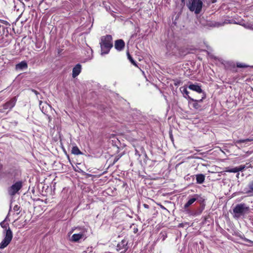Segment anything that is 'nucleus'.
Segmentation results:
<instances>
[{
	"label": "nucleus",
	"mask_w": 253,
	"mask_h": 253,
	"mask_svg": "<svg viewBox=\"0 0 253 253\" xmlns=\"http://www.w3.org/2000/svg\"><path fill=\"white\" fill-rule=\"evenodd\" d=\"M186 6L190 11L199 14L202 11L203 2L201 0H188Z\"/></svg>",
	"instance_id": "2"
},
{
	"label": "nucleus",
	"mask_w": 253,
	"mask_h": 253,
	"mask_svg": "<svg viewBox=\"0 0 253 253\" xmlns=\"http://www.w3.org/2000/svg\"><path fill=\"white\" fill-rule=\"evenodd\" d=\"M196 201L199 202L200 204L205 203V199L198 194H195Z\"/></svg>",
	"instance_id": "19"
},
{
	"label": "nucleus",
	"mask_w": 253,
	"mask_h": 253,
	"mask_svg": "<svg viewBox=\"0 0 253 253\" xmlns=\"http://www.w3.org/2000/svg\"><path fill=\"white\" fill-rule=\"evenodd\" d=\"M17 101L16 97H13L9 101L3 105V108H0V112L3 113L6 110H11L15 105Z\"/></svg>",
	"instance_id": "5"
},
{
	"label": "nucleus",
	"mask_w": 253,
	"mask_h": 253,
	"mask_svg": "<svg viewBox=\"0 0 253 253\" xmlns=\"http://www.w3.org/2000/svg\"><path fill=\"white\" fill-rule=\"evenodd\" d=\"M67 157H68V159L69 161V162L71 163V161H70V157H69V155H67Z\"/></svg>",
	"instance_id": "41"
},
{
	"label": "nucleus",
	"mask_w": 253,
	"mask_h": 253,
	"mask_svg": "<svg viewBox=\"0 0 253 253\" xmlns=\"http://www.w3.org/2000/svg\"><path fill=\"white\" fill-rule=\"evenodd\" d=\"M20 209V207L18 205H15L13 208V210L14 211H18Z\"/></svg>",
	"instance_id": "32"
},
{
	"label": "nucleus",
	"mask_w": 253,
	"mask_h": 253,
	"mask_svg": "<svg viewBox=\"0 0 253 253\" xmlns=\"http://www.w3.org/2000/svg\"><path fill=\"white\" fill-rule=\"evenodd\" d=\"M206 97L205 94L204 95V96L202 97L201 99L199 100H195L190 96H188V98L190 99L191 100H192L193 102V103L192 104L193 107L197 110H200L201 108V106L199 104V103L202 102L203 99L205 98Z\"/></svg>",
	"instance_id": "9"
},
{
	"label": "nucleus",
	"mask_w": 253,
	"mask_h": 253,
	"mask_svg": "<svg viewBox=\"0 0 253 253\" xmlns=\"http://www.w3.org/2000/svg\"><path fill=\"white\" fill-rule=\"evenodd\" d=\"M253 141V137H250L249 138L245 139H240L236 140L235 143L237 144H239L241 143H245L246 144L250 141Z\"/></svg>",
	"instance_id": "16"
},
{
	"label": "nucleus",
	"mask_w": 253,
	"mask_h": 253,
	"mask_svg": "<svg viewBox=\"0 0 253 253\" xmlns=\"http://www.w3.org/2000/svg\"><path fill=\"white\" fill-rule=\"evenodd\" d=\"M101 55L107 54L109 53L110 49L113 46L112 37L110 35L101 37V42H100Z\"/></svg>",
	"instance_id": "1"
},
{
	"label": "nucleus",
	"mask_w": 253,
	"mask_h": 253,
	"mask_svg": "<svg viewBox=\"0 0 253 253\" xmlns=\"http://www.w3.org/2000/svg\"><path fill=\"white\" fill-rule=\"evenodd\" d=\"M181 3L183 4L185 3V0H181Z\"/></svg>",
	"instance_id": "39"
},
{
	"label": "nucleus",
	"mask_w": 253,
	"mask_h": 253,
	"mask_svg": "<svg viewBox=\"0 0 253 253\" xmlns=\"http://www.w3.org/2000/svg\"><path fill=\"white\" fill-rule=\"evenodd\" d=\"M225 171L227 172H233L236 173L238 172L237 167L234 168H231L230 167L225 168Z\"/></svg>",
	"instance_id": "22"
},
{
	"label": "nucleus",
	"mask_w": 253,
	"mask_h": 253,
	"mask_svg": "<svg viewBox=\"0 0 253 253\" xmlns=\"http://www.w3.org/2000/svg\"><path fill=\"white\" fill-rule=\"evenodd\" d=\"M135 155H138L139 156H140V154H139V151L136 149H135Z\"/></svg>",
	"instance_id": "34"
},
{
	"label": "nucleus",
	"mask_w": 253,
	"mask_h": 253,
	"mask_svg": "<svg viewBox=\"0 0 253 253\" xmlns=\"http://www.w3.org/2000/svg\"><path fill=\"white\" fill-rule=\"evenodd\" d=\"M244 240L245 241H247V242H249V243L252 242V241H251V240H249V239H246V238H245L244 239Z\"/></svg>",
	"instance_id": "37"
},
{
	"label": "nucleus",
	"mask_w": 253,
	"mask_h": 253,
	"mask_svg": "<svg viewBox=\"0 0 253 253\" xmlns=\"http://www.w3.org/2000/svg\"><path fill=\"white\" fill-rule=\"evenodd\" d=\"M128 241L126 239H123L121 242H119L117 246V250L120 253H125L128 249L127 246Z\"/></svg>",
	"instance_id": "6"
},
{
	"label": "nucleus",
	"mask_w": 253,
	"mask_h": 253,
	"mask_svg": "<svg viewBox=\"0 0 253 253\" xmlns=\"http://www.w3.org/2000/svg\"><path fill=\"white\" fill-rule=\"evenodd\" d=\"M126 54H127V58L129 60V61L131 63V64H132L135 66L137 67L136 62L133 60V59L131 56V55H130L128 51L127 52Z\"/></svg>",
	"instance_id": "23"
},
{
	"label": "nucleus",
	"mask_w": 253,
	"mask_h": 253,
	"mask_svg": "<svg viewBox=\"0 0 253 253\" xmlns=\"http://www.w3.org/2000/svg\"><path fill=\"white\" fill-rule=\"evenodd\" d=\"M39 106H40V108H41L42 112L44 114H45V110H44V108L45 107L47 108V107H49L48 105L46 103H44L42 106V101L40 102Z\"/></svg>",
	"instance_id": "25"
},
{
	"label": "nucleus",
	"mask_w": 253,
	"mask_h": 253,
	"mask_svg": "<svg viewBox=\"0 0 253 253\" xmlns=\"http://www.w3.org/2000/svg\"><path fill=\"white\" fill-rule=\"evenodd\" d=\"M200 205H201V207H200V208L199 209V212L197 213L198 214H201L203 210L205 209V206H206L205 203L202 204H200Z\"/></svg>",
	"instance_id": "27"
},
{
	"label": "nucleus",
	"mask_w": 253,
	"mask_h": 253,
	"mask_svg": "<svg viewBox=\"0 0 253 253\" xmlns=\"http://www.w3.org/2000/svg\"><path fill=\"white\" fill-rule=\"evenodd\" d=\"M5 174L7 175H13L14 177H15L16 175V170L11 169L6 171Z\"/></svg>",
	"instance_id": "21"
},
{
	"label": "nucleus",
	"mask_w": 253,
	"mask_h": 253,
	"mask_svg": "<svg viewBox=\"0 0 253 253\" xmlns=\"http://www.w3.org/2000/svg\"><path fill=\"white\" fill-rule=\"evenodd\" d=\"M143 207L146 208V209H149V206L146 204H144L143 205Z\"/></svg>",
	"instance_id": "35"
},
{
	"label": "nucleus",
	"mask_w": 253,
	"mask_h": 253,
	"mask_svg": "<svg viewBox=\"0 0 253 253\" xmlns=\"http://www.w3.org/2000/svg\"><path fill=\"white\" fill-rule=\"evenodd\" d=\"M169 137H170L171 140L173 141V136L172 134V130L171 129H170L169 131Z\"/></svg>",
	"instance_id": "31"
},
{
	"label": "nucleus",
	"mask_w": 253,
	"mask_h": 253,
	"mask_svg": "<svg viewBox=\"0 0 253 253\" xmlns=\"http://www.w3.org/2000/svg\"><path fill=\"white\" fill-rule=\"evenodd\" d=\"M137 231V229H136V230H135V231H134V232H135V231Z\"/></svg>",
	"instance_id": "46"
},
{
	"label": "nucleus",
	"mask_w": 253,
	"mask_h": 253,
	"mask_svg": "<svg viewBox=\"0 0 253 253\" xmlns=\"http://www.w3.org/2000/svg\"><path fill=\"white\" fill-rule=\"evenodd\" d=\"M239 175V172H238V173H237V177H238Z\"/></svg>",
	"instance_id": "44"
},
{
	"label": "nucleus",
	"mask_w": 253,
	"mask_h": 253,
	"mask_svg": "<svg viewBox=\"0 0 253 253\" xmlns=\"http://www.w3.org/2000/svg\"><path fill=\"white\" fill-rule=\"evenodd\" d=\"M11 207L10 206L9 212L11 211Z\"/></svg>",
	"instance_id": "45"
},
{
	"label": "nucleus",
	"mask_w": 253,
	"mask_h": 253,
	"mask_svg": "<svg viewBox=\"0 0 253 253\" xmlns=\"http://www.w3.org/2000/svg\"><path fill=\"white\" fill-rule=\"evenodd\" d=\"M237 67L238 68H246L248 67V66L246 65L245 64L241 63H238L237 64Z\"/></svg>",
	"instance_id": "29"
},
{
	"label": "nucleus",
	"mask_w": 253,
	"mask_h": 253,
	"mask_svg": "<svg viewBox=\"0 0 253 253\" xmlns=\"http://www.w3.org/2000/svg\"><path fill=\"white\" fill-rule=\"evenodd\" d=\"M249 28H250L251 29H252L253 30V25H251L250 26H249Z\"/></svg>",
	"instance_id": "38"
},
{
	"label": "nucleus",
	"mask_w": 253,
	"mask_h": 253,
	"mask_svg": "<svg viewBox=\"0 0 253 253\" xmlns=\"http://www.w3.org/2000/svg\"><path fill=\"white\" fill-rule=\"evenodd\" d=\"M137 231V229H136V230H135V231H134V232H135V231Z\"/></svg>",
	"instance_id": "47"
},
{
	"label": "nucleus",
	"mask_w": 253,
	"mask_h": 253,
	"mask_svg": "<svg viewBox=\"0 0 253 253\" xmlns=\"http://www.w3.org/2000/svg\"><path fill=\"white\" fill-rule=\"evenodd\" d=\"M81 72V65L80 64H77L73 69L72 76L73 78L76 77Z\"/></svg>",
	"instance_id": "11"
},
{
	"label": "nucleus",
	"mask_w": 253,
	"mask_h": 253,
	"mask_svg": "<svg viewBox=\"0 0 253 253\" xmlns=\"http://www.w3.org/2000/svg\"><path fill=\"white\" fill-rule=\"evenodd\" d=\"M160 207L163 210H167V209L162 205H160Z\"/></svg>",
	"instance_id": "36"
},
{
	"label": "nucleus",
	"mask_w": 253,
	"mask_h": 253,
	"mask_svg": "<svg viewBox=\"0 0 253 253\" xmlns=\"http://www.w3.org/2000/svg\"><path fill=\"white\" fill-rule=\"evenodd\" d=\"M196 201L195 194L192 196L191 198H190L187 203L184 206V209L185 211H187L186 210L188 208L189 206H190L192 204H193Z\"/></svg>",
	"instance_id": "14"
},
{
	"label": "nucleus",
	"mask_w": 253,
	"mask_h": 253,
	"mask_svg": "<svg viewBox=\"0 0 253 253\" xmlns=\"http://www.w3.org/2000/svg\"><path fill=\"white\" fill-rule=\"evenodd\" d=\"M250 211V207L245 203L237 204L233 209L235 217L237 218L247 213Z\"/></svg>",
	"instance_id": "3"
},
{
	"label": "nucleus",
	"mask_w": 253,
	"mask_h": 253,
	"mask_svg": "<svg viewBox=\"0 0 253 253\" xmlns=\"http://www.w3.org/2000/svg\"><path fill=\"white\" fill-rule=\"evenodd\" d=\"M2 165L0 164V169H1L2 168Z\"/></svg>",
	"instance_id": "43"
},
{
	"label": "nucleus",
	"mask_w": 253,
	"mask_h": 253,
	"mask_svg": "<svg viewBox=\"0 0 253 253\" xmlns=\"http://www.w3.org/2000/svg\"><path fill=\"white\" fill-rule=\"evenodd\" d=\"M119 159V158H115V159L114 160V162H117L118 160Z\"/></svg>",
	"instance_id": "42"
},
{
	"label": "nucleus",
	"mask_w": 253,
	"mask_h": 253,
	"mask_svg": "<svg viewBox=\"0 0 253 253\" xmlns=\"http://www.w3.org/2000/svg\"><path fill=\"white\" fill-rule=\"evenodd\" d=\"M249 167H251V168H252V167L251 166V165H250Z\"/></svg>",
	"instance_id": "49"
},
{
	"label": "nucleus",
	"mask_w": 253,
	"mask_h": 253,
	"mask_svg": "<svg viewBox=\"0 0 253 253\" xmlns=\"http://www.w3.org/2000/svg\"><path fill=\"white\" fill-rule=\"evenodd\" d=\"M248 131L249 133H250V134L252 133L253 134V131H252L250 132L249 130H248Z\"/></svg>",
	"instance_id": "40"
},
{
	"label": "nucleus",
	"mask_w": 253,
	"mask_h": 253,
	"mask_svg": "<svg viewBox=\"0 0 253 253\" xmlns=\"http://www.w3.org/2000/svg\"><path fill=\"white\" fill-rule=\"evenodd\" d=\"M23 185V182L22 180H19L14 182L7 188L8 195L13 197L16 194H19V191L22 189Z\"/></svg>",
	"instance_id": "4"
},
{
	"label": "nucleus",
	"mask_w": 253,
	"mask_h": 253,
	"mask_svg": "<svg viewBox=\"0 0 253 253\" xmlns=\"http://www.w3.org/2000/svg\"><path fill=\"white\" fill-rule=\"evenodd\" d=\"M71 152L72 154L77 155L83 154L82 152L80 150V149L77 146L73 147Z\"/></svg>",
	"instance_id": "18"
},
{
	"label": "nucleus",
	"mask_w": 253,
	"mask_h": 253,
	"mask_svg": "<svg viewBox=\"0 0 253 253\" xmlns=\"http://www.w3.org/2000/svg\"><path fill=\"white\" fill-rule=\"evenodd\" d=\"M125 45V43L124 41L122 40H117L115 42V48L118 51H122L124 49Z\"/></svg>",
	"instance_id": "8"
},
{
	"label": "nucleus",
	"mask_w": 253,
	"mask_h": 253,
	"mask_svg": "<svg viewBox=\"0 0 253 253\" xmlns=\"http://www.w3.org/2000/svg\"><path fill=\"white\" fill-rule=\"evenodd\" d=\"M0 224V226H1V227L5 229V231H4V233H5L4 235H5L6 234V231L9 228L10 229V228L9 227V224L5 222V220H3L2 222H1Z\"/></svg>",
	"instance_id": "20"
},
{
	"label": "nucleus",
	"mask_w": 253,
	"mask_h": 253,
	"mask_svg": "<svg viewBox=\"0 0 253 253\" xmlns=\"http://www.w3.org/2000/svg\"><path fill=\"white\" fill-rule=\"evenodd\" d=\"M36 47L38 49L40 48L41 47V43L36 42Z\"/></svg>",
	"instance_id": "33"
},
{
	"label": "nucleus",
	"mask_w": 253,
	"mask_h": 253,
	"mask_svg": "<svg viewBox=\"0 0 253 253\" xmlns=\"http://www.w3.org/2000/svg\"><path fill=\"white\" fill-rule=\"evenodd\" d=\"M85 235L84 232L78 234H74L71 238V241L73 242H78L82 239L85 238Z\"/></svg>",
	"instance_id": "7"
},
{
	"label": "nucleus",
	"mask_w": 253,
	"mask_h": 253,
	"mask_svg": "<svg viewBox=\"0 0 253 253\" xmlns=\"http://www.w3.org/2000/svg\"><path fill=\"white\" fill-rule=\"evenodd\" d=\"M48 122H49L48 125L49 126L53 125L54 126H57L59 125V120L58 118L54 119L53 121H52V118H51V117L48 116Z\"/></svg>",
	"instance_id": "15"
},
{
	"label": "nucleus",
	"mask_w": 253,
	"mask_h": 253,
	"mask_svg": "<svg viewBox=\"0 0 253 253\" xmlns=\"http://www.w3.org/2000/svg\"><path fill=\"white\" fill-rule=\"evenodd\" d=\"M196 178V183L197 184H202L204 182L205 176L203 174H198L195 175Z\"/></svg>",
	"instance_id": "13"
},
{
	"label": "nucleus",
	"mask_w": 253,
	"mask_h": 253,
	"mask_svg": "<svg viewBox=\"0 0 253 253\" xmlns=\"http://www.w3.org/2000/svg\"><path fill=\"white\" fill-rule=\"evenodd\" d=\"M137 231V229H136V230H135V231H134V232H135V231Z\"/></svg>",
	"instance_id": "48"
},
{
	"label": "nucleus",
	"mask_w": 253,
	"mask_h": 253,
	"mask_svg": "<svg viewBox=\"0 0 253 253\" xmlns=\"http://www.w3.org/2000/svg\"><path fill=\"white\" fill-rule=\"evenodd\" d=\"M173 84L175 86H179L182 84V82L180 80H176L174 81Z\"/></svg>",
	"instance_id": "30"
},
{
	"label": "nucleus",
	"mask_w": 253,
	"mask_h": 253,
	"mask_svg": "<svg viewBox=\"0 0 253 253\" xmlns=\"http://www.w3.org/2000/svg\"><path fill=\"white\" fill-rule=\"evenodd\" d=\"M180 90H181V92L183 93L184 97L186 98L187 97L186 96H187L188 97V96H189L188 95L189 92L188 91V90H187V89L185 87H181Z\"/></svg>",
	"instance_id": "26"
},
{
	"label": "nucleus",
	"mask_w": 253,
	"mask_h": 253,
	"mask_svg": "<svg viewBox=\"0 0 253 253\" xmlns=\"http://www.w3.org/2000/svg\"><path fill=\"white\" fill-rule=\"evenodd\" d=\"M132 114L134 115L133 117L136 119H139L142 116L141 112L137 109L133 110Z\"/></svg>",
	"instance_id": "17"
},
{
	"label": "nucleus",
	"mask_w": 253,
	"mask_h": 253,
	"mask_svg": "<svg viewBox=\"0 0 253 253\" xmlns=\"http://www.w3.org/2000/svg\"><path fill=\"white\" fill-rule=\"evenodd\" d=\"M17 68H19L20 69H24L27 68L28 65L26 62L22 61L19 63L18 64H17Z\"/></svg>",
	"instance_id": "24"
},
{
	"label": "nucleus",
	"mask_w": 253,
	"mask_h": 253,
	"mask_svg": "<svg viewBox=\"0 0 253 253\" xmlns=\"http://www.w3.org/2000/svg\"><path fill=\"white\" fill-rule=\"evenodd\" d=\"M246 166L245 165H240L239 167H237L238 172L240 171H243L246 168Z\"/></svg>",
	"instance_id": "28"
},
{
	"label": "nucleus",
	"mask_w": 253,
	"mask_h": 253,
	"mask_svg": "<svg viewBox=\"0 0 253 253\" xmlns=\"http://www.w3.org/2000/svg\"><path fill=\"white\" fill-rule=\"evenodd\" d=\"M249 189L247 188H245L243 192H242V193L246 194L249 195H252L253 193V181L250 182L248 184Z\"/></svg>",
	"instance_id": "12"
},
{
	"label": "nucleus",
	"mask_w": 253,
	"mask_h": 253,
	"mask_svg": "<svg viewBox=\"0 0 253 253\" xmlns=\"http://www.w3.org/2000/svg\"><path fill=\"white\" fill-rule=\"evenodd\" d=\"M188 88L190 89L195 91L199 93L203 92V90L202 89L201 86H200L198 84H190L188 86Z\"/></svg>",
	"instance_id": "10"
}]
</instances>
